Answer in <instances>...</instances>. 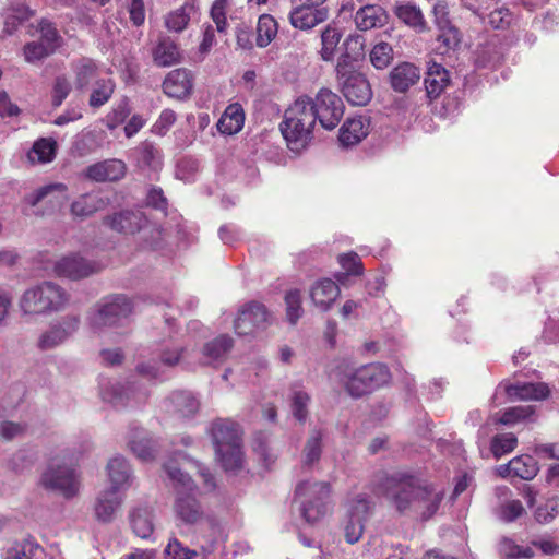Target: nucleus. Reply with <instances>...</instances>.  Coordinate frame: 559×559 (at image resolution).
<instances>
[{
	"instance_id": "obj_28",
	"label": "nucleus",
	"mask_w": 559,
	"mask_h": 559,
	"mask_svg": "<svg viewBox=\"0 0 559 559\" xmlns=\"http://www.w3.org/2000/svg\"><path fill=\"white\" fill-rule=\"evenodd\" d=\"M122 501L120 491H102L94 504L96 520L103 523L111 522Z\"/></svg>"
},
{
	"instance_id": "obj_49",
	"label": "nucleus",
	"mask_w": 559,
	"mask_h": 559,
	"mask_svg": "<svg viewBox=\"0 0 559 559\" xmlns=\"http://www.w3.org/2000/svg\"><path fill=\"white\" fill-rule=\"evenodd\" d=\"M536 407L533 405H519L503 411L499 421L503 425H514L522 421H534Z\"/></svg>"
},
{
	"instance_id": "obj_60",
	"label": "nucleus",
	"mask_w": 559,
	"mask_h": 559,
	"mask_svg": "<svg viewBox=\"0 0 559 559\" xmlns=\"http://www.w3.org/2000/svg\"><path fill=\"white\" fill-rule=\"evenodd\" d=\"M169 559H199V551L185 546L177 538H171L165 548Z\"/></svg>"
},
{
	"instance_id": "obj_30",
	"label": "nucleus",
	"mask_w": 559,
	"mask_h": 559,
	"mask_svg": "<svg viewBox=\"0 0 559 559\" xmlns=\"http://www.w3.org/2000/svg\"><path fill=\"white\" fill-rule=\"evenodd\" d=\"M129 447L134 455L143 462L152 461L157 452L156 442L148 432L141 428L131 430Z\"/></svg>"
},
{
	"instance_id": "obj_1",
	"label": "nucleus",
	"mask_w": 559,
	"mask_h": 559,
	"mask_svg": "<svg viewBox=\"0 0 559 559\" xmlns=\"http://www.w3.org/2000/svg\"><path fill=\"white\" fill-rule=\"evenodd\" d=\"M211 432L222 467L227 472L240 471L243 466V451L239 426L228 419H218L213 423Z\"/></svg>"
},
{
	"instance_id": "obj_41",
	"label": "nucleus",
	"mask_w": 559,
	"mask_h": 559,
	"mask_svg": "<svg viewBox=\"0 0 559 559\" xmlns=\"http://www.w3.org/2000/svg\"><path fill=\"white\" fill-rule=\"evenodd\" d=\"M368 134V127L362 117L348 118L340 130V142L345 145H355Z\"/></svg>"
},
{
	"instance_id": "obj_42",
	"label": "nucleus",
	"mask_w": 559,
	"mask_h": 559,
	"mask_svg": "<svg viewBox=\"0 0 559 559\" xmlns=\"http://www.w3.org/2000/svg\"><path fill=\"white\" fill-rule=\"evenodd\" d=\"M132 530L140 538H148L154 531L152 509L147 506L138 507L130 513Z\"/></svg>"
},
{
	"instance_id": "obj_18",
	"label": "nucleus",
	"mask_w": 559,
	"mask_h": 559,
	"mask_svg": "<svg viewBox=\"0 0 559 559\" xmlns=\"http://www.w3.org/2000/svg\"><path fill=\"white\" fill-rule=\"evenodd\" d=\"M135 391L136 389L134 384H129L126 386L119 382H115L103 385L100 390V396L104 402L109 403L115 407H120L129 405L131 396L135 400V402H141L145 399V392L136 393Z\"/></svg>"
},
{
	"instance_id": "obj_64",
	"label": "nucleus",
	"mask_w": 559,
	"mask_h": 559,
	"mask_svg": "<svg viewBox=\"0 0 559 559\" xmlns=\"http://www.w3.org/2000/svg\"><path fill=\"white\" fill-rule=\"evenodd\" d=\"M164 469L174 486H181L183 489H192L191 477L182 472L175 462L164 464Z\"/></svg>"
},
{
	"instance_id": "obj_55",
	"label": "nucleus",
	"mask_w": 559,
	"mask_h": 559,
	"mask_svg": "<svg viewBox=\"0 0 559 559\" xmlns=\"http://www.w3.org/2000/svg\"><path fill=\"white\" fill-rule=\"evenodd\" d=\"M321 453L322 433L320 430H313L304 448V463L306 465H312L320 460Z\"/></svg>"
},
{
	"instance_id": "obj_5",
	"label": "nucleus",
	"mask_w": 559,
	"mask_h": 559,
	"mask_svg": "<svg viewBox=\"0 0 559 559\" xmlns=\"http://www.w3.org/2000/svg\"><path fill=\"white\" fill-rule=\"evenodd\" d=\"M388 499L402 514H416L430 518L442 500L439 491H385Z\"/></svg>"
},
{
	"instance_id": "obj_3",
	"label": "nucleus",
	"mask_w": 559,
	"mask_h": 559,
	"mask_svg": "<svg viewBox=\"0 0 559 559\" xmlns=\"http://www.w3.org/2000/svg\"><path fill=\"white\" fill-rule=\"evenodd\" d=\"M70 302V294L58 284L46 281L26 289L20 308L24 314H48L63 310Z\"/></svg>"
},
{
	"instance_id": "obj_13",
	"label": "nucleus",
	"mask_w": 559,
	"mask_h": 559,
	"mask_svg": "<svg viewBox=\"0 0 559 559\" xmlns=\"http://www.w3.org/2000/svg\"><path fill=\"white\" fill-rule=\"evenodd\" d=\"M269 319L270 313L264 305L257 301L248 302L235 320V332L238 335H250L258 329H264Z\"/></svg>"
},
{
	"instance_id": "obj_6",
	"label": "nucleus",
	"mask_w": 559,
	"mask_h": 559,
	"mask_svg": "<svg viewBox=\"0 0 559 559\" xmlns=\"http://www.w3.org/2000/svg\"><path fill=\"white\" fill-rule=\"evenodd\" d=\"M347 58V55L343 56L337 62L338 84L348 103L355 106H365L372 96L370 84L361 73L353 71Z\"/></svg>"
},
{
	"instance_id": "obj_54",
	"label": "nucleus",
	"mask_w": 559,
	"mask_h": 559,
	"mask_svg": "<svg viewBox=\"0 0 559 559\" xmlns=\"http://www.w3.org/2000/svg\"><path fill=\"white\" fill-rule=\"evenodd\" d=\"M342 34L341 32L333 27V26H326V28L321 34V57L325 61H330L333 59L335 48L337 47L340 40H341Z\"/></svg>"
},
{
	"instance_id": "obj_25",
	"label": "nucleus",
	"mask_w": 559,
	"mask_h": 559,
	"mask_svg": "<svg viewBox=\"0 0 559 559\" xmlns=\"http://www.w3.org/2000/svg\"><path fill=\"white\" fill-rule=\"evenodd\" d=\"M354 21L359 31H369L383 27L389 21V14L379 4H366L356 11Z\"/></svg>"
},
{
	"instance_id": "obj_10",
	"label": "nucleus",
	"mask_w": 559,
	"mask_h": 559,
	"mask_svg": "<svg viewBox=\"0 0 559 559\" xmlns=\"http://www.w3.org/2000/svg\"><path fill=\"white\" fill-rule=\"evenodd\" d=\"M41 484L46 489H78L81 474L74 463L53 460L43 473Z\"/></svg>"
},
{
	"instance_id": "obj_4",
	"label": "nucleus",
	"mask_w": 559,
	"mask_h": 559,
	"mask_svg": "<svg viewBox=\"0 0 559 559\" xmlns=\"http://www.w3.org/2000/svg\"><path fill=\"white\" fill-rule=\"evenodd\" d=\"M132 312V304L124 295H114L102 299L87 314V324L94 333L122 326Z\"/></svg>"
},
{
	"instance_id": "obj_44",
	"label": "nucleus",
	"mask_w": 559,
	"mask_h": 559,
	"mask_svg": "<svg viewBox=\"0 0 559 559\" xmlns=\"http://www.w3.org/2000/svg\"><path fill=\"white\" fill-rule=\"evenodd\" d=\"M38 551H43L40 545L34 538H25L9 547L3 559H34Z\"/></svg>"
},
{
	"instance_id": "obj_38",
	"label": "nucleus",
	"mask_w": 559,
	"mask_h": 559,
	"mask_svg": "<svg viewBox=\"0 0 559 559\" xmlns=\"http://www.w3.org/2000/svg\"><path fill=\"white\" fill-rule=\"evenodd\" d=\"M245 123V111L240 104L234 103L226 107L217 122V129L224 134L238 133Z\"/></svg>"
},
{
	"instance_id": "obj_35",
	"label": "nucleus",
	"mask_w": 559,
	"mask_h": 559,
	"mask_svg": "<svg viewBox=\"0 0 559 559\" xmlns=\"http://www.w3.org/2000/svg\"><path fill=\"white\" fill-rule=\"evenodd\" d=\"M420 78L419 69L409 62L396 66L390 73L391 85L394 91L403 93L416 84Z\"/></svg>"
},
{
	"instance_id": "obj_37",
	"label": "nucleus",
	"mask_w": 559,
	"mask_h": 559,
	"mask_svg": "<svg viewBox=\"0 0 559 559\" xmlns=\"http://www.w3.org/2000/svg\"><path fill=\"white\" fill-rule=\"evenodd\" d=\"M169 405L173 412L182 418L194 416L200 408L198 397L190 391H176L169 396Z\"/></svg>"
},
{
	"instance_id": "obj_58",
	"label": "nucleus",
	"mask_w": 559,
	"mask_h": 559,
	"mask_svg": "<svg viewBox=\"0 0 559 559\" xmlns=\"http://www.w3.org/2000/svg\"><path fill=\"white\" fill-rule=\"evenodd\" d=\"M286 316L292 324H296L302 316L301 295L298 289H290L285 295Z\"/></svg>"
},
{
	"instance_id": "obj_52",
	"label": "nucleus",
	"mask_w": 559,
	"mask_h": 559,
	"mask_svg": "<svg viewBox=\"0 0 559 559\" xmlns=\"http://www.w3.org/2000/svg\"><path fill=\"white\" fill-rule=\"evenodd\" d=\"M56 154V143L49 139H39L28 152V158L32 163L51 162Z\"/></svg>"
},
{
	"instance_id": "obj_53",
	"label": "nucleus",
	"mask_w": 559,
	"mask_h": 559,
	"mask_svg": "<svg viewBox=\"0 0 559 559\" xmlns=\"http://www.w3.org/2000/svg\"><path fill=\"white\" fill-rule=\"evenodd\" d=\"M525 509L520 500H503L495 509L497 518L506 523H511L523 515Z\"/></svg>"
},
{
	"instance_id": "obj_45",
	"label": "nucleus",
	"mask_w": 559,
	"mask_h": 559,
	"mask_svg": "<svg viewBox=\"0 0 559 559\" xmlns=\"http://www.w3.org/2000/svg\"><path fill=\"white\" fill-rule=\"evenodd\" d=\"M290 116L300 119L307 128H312L316 124L317 117L312 106V98L302 96L295 100V103L287 109Z\"/></svg>"
},
{
	"instance_id": "obj_23",
	"label": "nucleus",
	"mask_w": 559,
	"mask_h": 559,
	"mask_svg": "<svg viewBox=\"0 0 559 559\" xmlns=\"http://www.w3.org/2000/svg\"><path fill=\"white\" fill-rule=\"evenodd\" d=\"M136 166L143 171L157 173L163 167V153L160 148L148 141L140 143L133 151Z\"/></svg>"
},
{
	"instance_id": "obj_40",
	"label": "nucleus",
	"mask_w": 559,
	"mask_h": 559,
	"mask_svg": "<svg viewBox=\"0 0 559 559\" xmlns=\"http://www.w3.org/2000/svg\"><path fill=\"white\" fill-rule=\"evenodd\" d=\"M116 88V83L110 76H103L88 88V106L98 109L109 102Z\"/></svg>"
},
{
	"instance_id": "obj_15",
	"label": "nucleus",
	"mask_w": 559,
	"mask_h": 559,
	"mask_svg": "<svg viewBox=\"0 0 559 559\" xmlns=\"http://www.w3.org/2000/svg\"><path fill=\"white\" fill-rule=\"evenodd\" d=\"M312 128H307L300 119L290 116L285 111L284 120L281 123V132L287 142V146L293 152L304 150L312 139Z\"/></svg>"
},
{
	"instance_id": "obj_61",
	"label": "nucleus",
	"mask_w": 559,
	"mask_h": 559,
	"mask_svg": "<svg viewBox=\"0 0 559 559\" xmlns=\"http://www.w3.org/2000/svg\"><path fill=\"white\" fill-rule=\"evenodd\" d=\"M40 38L38 41L44 43L48 48L55 52L60 45L61 37L51 22L41 20L39 23Z\"/></svg>"
},
{
	"instance_id": "obj_20",
	"label": "nucleus",
	"mask_w": 559,
	"mask_h": 559,
	"mask_svg": "<svg viewBox=\"0 0 559 559\" xmlns=\"http://www.w3.org/2000/svg\"><path fill=\"white\" fill-rule=\"evenodd\" d=\"M538 463L531 455H520L512 459L508 464L497 468L501 477H518L524 480L533 479L538 473Z\"/></svg>"
},
{
	"instance_id": "obj_47",
	"label": "nucleus",
	"mask_w": 559,
	"mask_h": 559,
	"mask_svg": "<svg viewBox=\"0 0 559 559\" xmlns=\"http://www.w3.org/2000/svg\"><path fill=\"white\" fill-rule=\"evenodd\" d=\"M106 136L107 135L103 130H91L84 132L76 141L75 147L80 155H86L96 152L104 146Z\"/></svg>"
},
{
	"instance_id": "obj_26",
	"label": "nucleus",
	"mask_w": 559,
	"mask_h": 559,
	"mask_svg": "<svg viewBox=\"0 0 559 559\" xmlns=\"http://www.w3.org/2000/svg\"><path fill=\"white\" fill-rule=\"evenodd\" d=\"M109 204V198L100 192H90L80 195L71 204V214L79 218H86L104 210Z\"/></svg>"
},
{
	"instance_id": "obj_9",
	"label": "nucleus",
	"mask_w": 559,
	"mask_h": 559,
	"mask_svg": "<svg viewBox=\"0 0 559 559\" xmlns=\"http://www.w3.org/2000/svg\"><path fill=\"white\" fill-rule=\"evenodd\" d=\"M81 319L78 314H67L50 322L37 340L38 349L51 350L64 344L79 330Z\"/></svg>"
},
{
	"instance_id": "obj_22",
	"label": "nucleus",
	"mask_w": 559,
	"mask_h": 559,
	"mask_svg": "<svg viewBox=\"0 0 559 559\" xmlns=\"http://www.w3.org/2000/svg\"><path fill=\"white\" fill-rule=\"evenodd\" d=\"M127 171L126 164L117 158L106 159L87 167L86 176L95 181H117Z\"/></svg>"
},
{
	"instance_id": "obj_36",
	"label": "nucleus",
	"mask_w": 559,
	"mask_h": 559,
	"mask_svg": "<svg viewBox=\"0 0 559 559\" xmlns=\"http://www.w3.org/2000/svg\"><path fill=\"white\" fill-rule=\"evenodd\" d=\"M206 524L211 531L200 545L199 559H212L213 554L224 543V534L221 521L214 516L206 518Z\"/></svg>"
},
{
	"instance_id": "obj_43",
	"label": "nucleus",
	"mask_w": 559,
	"mask_h": 559,
	"mask_svg": "<svg viewBox=\"0 0 559 559\" xmlns=\"http://www.w3.org/2000/svg\"><path fill=\"white\" fill-rule=\"evenodd\" d=\"M385 481L381 485V489H427L420 484V479L406 472L383 473Z\"/></svg>"
},
{
	"instance_id": "obj_2",
	"label": "nucleus",
	"mask_w": 559,
	"mask_h": 559,
	"mask_svg": "<svg viewBox=\"0 0 559 559\" xmlns=\"http://www.w3.org/2000/svg\"><path fill=\"white\" fill-rule=\"evenodd\" d=\"M341 382L353 397H361L388 384L391 372L383 364H368L359 368H350L347 364L337 367Z\"/></svg>"
},
{
	"instance_id": "obj_17",
	"label": "nucleus",
	"mask_w": 559,
	"mask_h": 559,
	"mask_svg": "<svg viewBox=\"0 0 559 559\" xmlns=\"http://www.w3.org/2000/svg\"><path fill=\"white\" fill-rule=\"evenodd\" d=\"M71 70L74 75V87L79 92L87 91L92 84L102 76L100 66L91 58L81 57L71 63Z\"/></svg>"
},
{
	"instance_id": "obj_12",
	"label": "nucleus",
	"mask_w": 559,
	"mask_h": 559,
	"mask_svg": "<svg viewBox=\"0 0 559 559\" xmlns=\"http://www.w3.org/2000/svg\"><path fill=\"white\" fill-rule=\"evenodd\" d=\"M293 506L308 523H314L332 509L328 491H296Z\"/></svg>"
},
{
	"instance_id": "obj_62",
	"label": "nucleus",
	"mask_w": 559,
	"mask_h": 559,
	"mask_svg": "<svg viewBox=\"0 0 559 559\" xmlns=\"http://www.w3.org/2000/svg\"><path fill=\"white\" fill-rule=\"evenodd\" d=\"M72 90V84L66 75H58L55 79L52 93H51V103L53 107H59L63 100L69 96Z\"/></svg>"
},
{
	"instance_id": "obj_34",
	"label": "nucleus",
	"mask_w": 559,
	"mask_h": 559,
	"mask_svg": "<svg viewBox=\"0 0 559 559\" xmlns=\"http://www.w3.org/2000/svg\"><path fill=\"white\" fill-rule=\"evenodd\" d=\"M234 344L229 335L223 334L204 344L202 348V365H212L223 361Z\"/></svg>"
},
{
	"instance_id": "obj_19",
	"label": "nucleus",
	"mask_w": 559,
	"mask_h": 559,
	"mask_svg": "<svg viewBox=\"0 0 559 559\" xmlns=\"http://www.w3.org/2000/svg\"><path fill=\"white\" fill-rule=\"evenodd\" d=\"M328 19V10L321 7L302 3L289 13L290 24L295 28L311 29Z\"/></svg>"
},
{
	"instance_id": "obj_31",
	"label": "nucleus",
	"mask_w": 559,
	"mask_h": 559,
	"mask_svg": "<svg viewBox=\"0 0 559 559\" xmlns=\"http://www.w3.org/2000/svg\"><path fill=\"white\" fill-rule=\"evenodd\" d=\"M199 12L197 0H186L183 4L169 12L165 17V26L170 32L180 33L188 26L192 16Z\"/></svg>"
},
{
	"instance_id": "obj_63",
	"label": "nucleus",
	"mask_w": 559,
	"mask_h": 559,
	"mask_svg": "<svg viewBox=\"0 0 559 559\" xmlns=\"http://www.w3.org/2000/svg\"><path fill=\"white\" fill-rule=\"evenodd\" d=\"M227 8L228 0H215L211 7L210 15L218 33H225L227 31Z\"/></svg>"
},
{
	"instance_id": "obj_33",
	"label": "nucleus",
	"mask_w": 559,
	"mask_h": 559,
	"mask_svg": "<svg viewBox=\"0 0 559 559\" xmlns=\"http://www.w3.org/2000/svg\"><path fill=\"white\" fill-rule=\"evenodd\" d=\"M427 96L437 98L450 83L449 72L441 64L432 62L428 66L424 80Z\"/></svg>"
},
{
	"instance_id": "obj_32",
	"label": "nucleus",
	"mask_w": 559,
	"mask_h": 559,
	"mask_svg": "<svg viewBox=\"0 0 559 559\" xmlns=\"http://www.w3.org/2000/svg\"><path fill=\"white\" fill-rule=\"evenodd\" d=\"M508 397L512 400H535L543 401L550 394V389L546 383H523L508 384L504 386Z\"/></svg>"
},
{
	"instance_id": "obj_16",
	"label": "nucleus",
	"mask_w": 559,
	"mask_h": 559,
	"mask_svg": "<svg viewBox=\"0 0 559 559\" xmlns=\"http://www.w3.org/2000/svg\"><path fill=\"white\" fill-rule=\"evenodd\" d=\"M55 273L59 277L80 280L98 272V264L84 258L71 254L61 258L55 263Z\"/></svg>"
},
{
	"instance_id": "obj_51",
	"label": "nucleus",
	"mask_w": 559,
	"mask_h": 559,
	"mask_svg": "<svg viewBox=\"0 0 559 559\" xmlns=\"http://www.w3.org/2000/svg\"><path fill=\"white\" fill-rule=\"evenodd\" d=\"M338 263L345 270V272L336 275V280L341 284H345V281L349 275H360L362 273V263L356 252L340 254Z\"/></svg>"
},
{
	"instance_id": "obj_59",
	"label": "nucleus",
	"mask_w": 559,
	"mask_h": 559,
	"mask_svg": "<svg viewBox=\"0 0 559 559\" xmlns=\"http://www.w3.org/2000/svg\"><path fill=\"white\" fill-rule=\"evenodd\" d=\"M53 53L44 43L38 40L27 43L23 48L24 59L28 63H38Z\"/></svg>"
},
{
	"instance_id": "obj_21",
	"label": "nucleus",
	"mask_w": 559,
	"mask_h": 559,
	"mask_svg": "<svg viewBox=\"0 0 559 559\" xmlns=\"http://www.w3.org/2000/svg\"><path fill=\"white\" fill-rule=\"evenodd\" d=\"M192 76L186 69L170 71L163 82L164 93L173 98L182 99L192 91Z\"/></svg>"
},
{
	"instance_id": "obj_27",
	"label": "nucleus",
	"mask_w": 559,
	"mask_h": 559,
	"mask_svg": "<svg viewBox=\"0 0 559 559\" xmlns=\"http://www.w3.org/2000/svg\"><path fill=\"white\" fill-rule=\"evenodd\" d=\"M394 15L405 25L417 33L428 29L427 22L419 7L412 2L395 1L393 4Z\"/></svg>"
},
{
	"instance_id": "obj_57",
	"label": "nucleus",
	"mask_w": 559,
	"mask_h": 559,
	"mask_svg": "<svg viewBox=\"0 0 559 559\" xmlns=\"http://www.w3.org/2000/svg\"><path fill=\"white\" fill-rule=\"evenodd\" d=\"M516 444L518 439L513 433H499L491 440V452L497 459H499L500 456L512 452Z\"/></svg>"
},
{
	"instance_id": "obj_50",
	"label": "nucleus",
	"mask_w": 559,
	"mask_h": 559,
	"mask_svg": "<svg viewBox=\"0 0 559 559\" xmlns=\"http://www.w3.org/2000/svg\"><path fill=\"white\" fill-rule=\"evenodd\" d=\"M498 552L503 559H531L534 557V551L531 547H522L508 537H502L500 539L498 544Z\"/></svg>"
},
{
	"instance_id": "obj_14",
	"label": "nucleus",
	"mask_w": 559,
	"mask_h": 559,
	"mask_svg": "<svg viewBox=\"0 0 559 559\" xmlns=\"http://www.w3.org/2000/svg\"><path fill=\"white\" fill-rule=\"evenodd\" d=\"M103 224L116 233L132 235L146 228L147 219L141 211L121 210L106 215Z\"/></svg>"
},
{
	"instance_id": "obj_46",
	"label": "nucleus",
	"mask_w": 559,
	"mask_h": 559,
	"mask_svg": "<svg viewBox=\"0 0 559 559\" xmlns=\"http://www.w3.org/2000/svg\"><path fill=\"white\" fill-rule=\"evenodd\" d=\"M372 504L366 493H358L346 502V518L367 522Z\"/></svg>"
},
{
	"instance_id": "obj_39",
	"label": "nucleus",
	"mask_w": 559,
	"mask_h": 559,
	"mask_svg": "<svg viewBox=\"0 0 559 559\" xmlns=\"http://www.w3.org/2000/svg\"><path fill=\"white\" fill-rule=\"evenodd\" d=\"M153 61L157 67H170L180 59L179 48L169 37H160L152 50Z\"/></svg>"
},
{
	"instance_id": "obj_7",
	"label": "nucleus",
	"mask_w": 559,
	"mask_h": 559,
	"mask_svg": "<svg viewBox=\"0 0 559 559\" xmlns=\"http://www.w3.org/2000/svg\"><path fill=\"white\" fill-rule=\"evenodd\" d=\"M178 491L174 502V511L178 520L187 525L199 523L204 516V506L221 499L219 491Z\"/></svg>"
},
{
	"instance_id": "obj_29",
	"label": "nucleus",
	"mask_w": 559,
	"mask_h": 559,
	"mask_svg": "<svg viewBox=\"0 0 559 559\" xmlns=\"http://www.w3.org/2000/svg\"><path fill=\"white\" fill-rule=\"evenodd\" d=\"M107 472L111 483V489L132 487L135 485L131 466L124 457L116 456L111 459L107 464Z\"/></svg>"
},
{
	"instance_id": "obj_48",
	"label": "nucleus",
	"mask_w": 559,
	"mask_h": 559,
	"mask_svg": "<svg viewBox=\"0 0 559 559\" xmlns=\"http://www.w3.org/2000/svg\"><path fill=\"white\" fill-rule=\"evenodd\" d=\"M277 22L270 14H262L257 25V45L261 48L266 47L277 34Z\"/></svg>"
},
{
	"instance_id": "obj_8",
	"label": "nucleus",
	"mask_w": 559,
	"mask_h": 559,
	"mask_svg": "<svg viewBox=\"0 0 559 559\" xmlns=\"http://www.w3.org/2000/svg\"><path fill=\"white\" fill-rule=\"evenodd\" d=\"M67 187L63 183H49L43 186L24 198L28 210L26 215H51L60 207Z\"/></svg>"
},
{
	"instance_id": "obj_11",
	"label": "nucleus",
	"mask_w": 559,
	"mask_h": 559,
	"mask_svg": "<svg viewBox=\"0 0 559 559\" xmlns=\"http://www.w3.org/2000/svg\"><path fill=\"white\" fill-rule=\"evenodd\" d=\"M312 106L317 120L326 129H334L344 115V104L341 97L328 88H321L316 98L312 99Z\"/></svg>"
},
{
	"instance_id": "obj_56",
	"label": "nucleus",
	"mask_w": 559,
	"mask_h": 559,
	"mask_svg": "<svg viewBox=\"0 0 559 559\" xmlns=\"http://www.w3.org/2000/svg\"><path fill=\"white\" fill-rule=\"evenodd\" d=\"M393 59V48L384 41L376 44L370 51V61L377 69H385Z\"/></svg>"
},
{
	"instance_id": "obj_24",
	"label": "nucleus",
	"mask_w": 559,
	"mask_h": 559,
	"mask_svg": "<svg viewBox=\"0 0 559 559\" xmlns=\"http://www.w3.org/2000/svg\"><path fill=\"white\" fill-rule=\"evenodd\" d=\"M341 294L336 282L323 278L313 284L310 289V298L313 305L321 311H328Z\"/></svg>"
}]
</instances>
